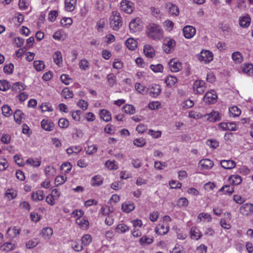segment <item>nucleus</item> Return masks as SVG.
<instances>
[{"instance_id": "39", "label": "nucleus", "mask_w": 253, "mask_h": 253, "mask_svg": "<svg viewBox=\"0 0 253 253\" xmlns=\"http://www.w3.org/2000/svg\"><path fill=\"white\" fill-rule=\"evenodd\" d=\"M26 163L34 167H38L41 164V160L38 158H29L26 161Z\"/></svg>"}, {"instance_id": "2", "label": "nucleus", "mask_w": 253, "mask_h": 253, "mask_svg": "<svg viewBox=\"0 0 253 253\" xmlns=\"http://www.w3.org/2000/svg\"><path fill=\"white\" fill-rule=\"evenodd\" d=\"M110 24L114 30H118L122 26V20L120 14L117 11H113L110 17Z\"/></svg>"}, {"instance_id": "13", "label": "nucleus", "mask_w": 253, "mask_h": 253, "mask_svg": "<svg viewBox=\"0 0 253 253\" xmlns=\"http://www.w3.org/2000/svg\"><path fill=\"white\" fill-rule=\"evenodd\" d=\"M241 214L244 215H248L253 212V204L246 203L243 204L240 209Z\"/></svg>"}, {"instance_id": "41", "label": "nucleus", "mask_w": 253, "mask_h": 253, "mask_svg": "<svg viewBox=\"0 0 253 253\" xmlns=\"http://www.w3.org/2000/svg\"><path fill=\"white\" fill-rule=\"evenodd\" d=\"M76 223L83 229H86L89 225V222L84 218H78L76 220Z\"/></svg>"}, {"instance_id": "16", "label": "nucleus", "mask_w": 253, "mask_h": 253, "mask_svg": "<svg viewBox=\"0 0 253 253\" xmlns=\"http://www.w3.org/2000/svg\"><path fill=\"white\" fill-rule=\"evenodd\" d=\"M166 7L171 15L177 16L179 14V8L175 4L169 2L166 4Z\"/></svg>"}, {"instance_id": "8", "label": "nucleus", "mask_w": 253, "mask_h": 253, "mask_svg": "<svg viewBox=\"0 0 253 253\" xmlns=\"http://www.w3.org/2000/svg\"><path fill=\"white\" fill-rule=\"evenodd\" d=\"M121 7L122 10L128 14L132 13L134 9L133 3L126 0H123L121 2Z\"/></svg>"}, {"instance_id": "19", "label": "nucleus", "mask_w": 253, "mask_h": 253, "mask_svg": "<svg viewBox=\"0 0 253 253\" xmlns=\"http://www.w3.org/2000/svg\"><path fill=\"white\" fill-rule=\"evenodd\" d=\"M221 167L227 169H232L236 167V163L231 160H222L220 162Z\"/></svg>"}, {"instance_id": "61", "label": "nucleus", "mask_w": 253, "mask_h": 253, "mask_svg": "<svg viewBox=\"0 0 253 253\" xmlns=\"http://www.w3.org/2000/svg\"><path fill=\"white\" fill-rule=\"evenodd\" d=\"M69 125V121L64 118H61L59 120L58 125L61 128H67Z\"/></svg>"}, {"instance_id": "35", "label": "nucleus", "mask_w": 253, "mask_h": 253, "mask_svg": "<svg viewBox=\"0 0 253 253\" xmlns=\"http://www.w3.org/2000/svg\"><path fill=\"white\" fill-rule=\"evenodd\" d=\"M103 183V181L101 176L100 175L94 176L91 180V185L93 186H98L101 185Z\"/></svg>"}, {"instance_id": "25", "label": "nucleus", "mask_w": 253, "mask_h": 253, "mask_svg": "<svg viewBox=\"0 0 253 253\" xmlns=\"http://www.w3.org/2000/svg\"><path fill=\"white\" fill-rule=\"evenodd\" d=\"M126 44L129 50H134L137 46V42L133 38H128L126 42Z\"/></svg>"}, {"instance_id": "18", "label": "nucleus", "mask_w": 253, "mask_h": 253, "mask_svg": "<svg viewBox=\"0 0 253 253\" xmlns=\"http://www.w3.org/2000/svg\"><path fill=\"white\" fill-rule=\"evenodd\" d=\"M251 23V18L248 14L241 17L239 19V24L241 27L246 28L248 27Z\"/></svg>"}, {"instance_id": "42", "label": "nucleus", "mask_w": 253, "mask_h": 253, "mask_svg": "<svg viewBox=\"0 0 253 253\" xmlns=\"http://www.w3.org/2000/svg\"><path fill=\"white\" fill-rule=\"evenodd\" d=\"M1 248L3 251L8 252L15 249V246L12 243L8 242L4 243L1 246Z\"/></svg>"}, {"instance_id": "36", "label": "nucleus", "mask_w": 253, "mask_h": 253, "mask_svg": "<svg viewBox=\"0 0 253 253\" xmlns=\"http://www.w3.org/2000/svg\"><path fill=\"white\" fill-rule=\"evenodd\" d=\"M24 89V85L21 82H16L13 84L12 86V90L15 92H19Z\"/></svg>"}, {"instance_id": "52", "label": "nucleus", "mask_w": 253, "mask_h": 253, "mask_svg": "<svg viewBox=\"0 0 253 253\" xmlns=\"http://www.w3.org/2000/svg\"><path fill=\"white\" fill-rule=\"evenodd\" d=\"M62 94L65 98H71L73 97L74 94L72 91L66 87L63 89Z\"/></svg>"}, {"instance_id": "9", "label": "nucleus", "mask_w": 253, "mask_h": 253, "mask_svg": "<svg viewBox=\"0 0 253 253\" xmlns=\"http://www.w3.org/2000/svg\"><path fill=\"white\" fill-rule=\"evenodd\" d=\"M196 32V29L192 26L187 25L183 29V35L185 38L188 39H191L194 37Z\"/></svg>"}, {"instance_id": "27", "label": "nucleus", "mask_w": 253, "mask_h": 253, "mask_svg": "<svg viewBox=\"0 0 253 253\" xmlns=\"http://www.w3.org/2000/svg\"><path fill=\"white\" fill-rule=\"evenodd\" d=\"M25 115L21 110H16L14 114V118L15 122L20 124L22 123L23 119L24 118Z\"/></svg>"}, {"instance_id": "49", "label": "nucleus", "mask_w": 253, "mask_h": 253, "mask_svg": "<svg viewBox=\"0 0 253 253\" xmlns=\"http://www.w3.org/2000/svg\"><path fill=\"white\" fill-rule=\"evenodd\" d=\"M67 180V177L64 175L57 176L55 179V184L56 186L63 184Z\"/></svg>"}, {"instance_id": "1", "label": "nucleus", "mask_w": 253, "mask_h": 253, "mask_svg": "<svg viewBox=\"0 0 253 253\" xmlns=\"http://www.w3.org/2000/svg\"><path fill=\"white\" fill-rule=\"evenodd\" d=\"M146 34L148 37L158 40L161 39L164 31L161 26L155 23H150L146 27Z\"/></svg>"}, {"instance_id": "54", "label": "nucleus", "mask_w": 253, "mask_h": 253, "mask_svg": "<svg viewBox=\"0 0 253 253\" xmlns=\"http://www.w3.org/2000/svg\"><path fill=\"white\" fill-rule=\"evenodd\" d=\"M116 162L115 161H107L105 163V166L110 170L117 169H118L117 165L116 164Z\"/></svg>"}, {"instance_id": "37", "label": "nucleus", "mask_w": 253, "mask_h": 253, "mask_svg": "<svg viewBox=\"0 0 253 253\" xmlns=\"http://www.w3.org/2000/svg\"><path fill=\"white\" fill-rule=\"evenodd\" d=\"M228 180L231 181L232 184L236 185L240 184L242 181L241 177L237 174L230 176Z\"/></svg>"}, {"instance_id": "11", "label": "nucleus", "mask_w": 253, "mask_h": 253, "mask_svg": "<svg viewBox=\"0 0 253 253\" xmlns=\"http://www.w3.org/2000/svg\"><path fill=\"white\" fill-rule=\"evenodd\" d=\"M218 127L223 130L235 131L237 130L236 124L233 122H222L219 123Z\"/></svg>"}, {"instance_id": "63", "label": "nucleus", "mask_w": 253, "mask_h": 253, "mask_svg": "<svg viewBox=\"0 0 253 253\" xmlns=\"http://www.w3.org/2000/svg\"><path fill=\"white\" fill-rule=\"evenodd\" d=\"M71 245L72 248L77 252H79L83 249L82 245H79L78 243L76 241H72L71 242Z\"/></svg>"}, {"instance_id": "47", "label": "nucleus", "mask_w": 253, "mask_h": 253, "mask_svg": "<svg viewBox=\"0 0 253 253\" xmlns=\"http://www.w3.org/2000/svg\"><path fill=\"white\" fill-rule=\"evenodd\" d=\"M152 89L153 90H151L150 92V95L153 97H157L158 96L161 91V89L160 88V86L159 85H155L154 86H153Z\"/></svg>"}, {"instance_id": "29", "label": "nucleus", "mask_w": 253, "mask_h": 253, "mask_svg": "<svg viewBox=\"0 0 253 253\" xmlns=\"http://www.w3.org/2000/svg\"><path fill=\"white\" fill-rule=\"evenodd\" d=\"M100 118L104 121L108 122L111 120V115L110 112L107 110L103 109L100 112Z\"/></svg>"}, {"instance_id": "32", "label": "nucleus", "mask_w": 253, "mask_h": 253, "mask_svg": "<svg viewBox=\"0 0 253 253\" xmlns=\"http://www.w3.org/2000/svg\"><path fill=\"white\" fill-rule=\"evenodd\" d=\"M177 82V79L173 76H168L165 79V83L168 86L171 87Z\"/></svg>"}, {"instance_id": "58", "label": "nucleus", "mask_w": 253, "mask_h": 253, "mask_svg": "<svg viewBox=\"0 0 253 253\" xmlns=\"http://www.w3.org/2000/svg\"><path fill=\"white\" fill-rule=\"evenodd\" d=\"M202 218L207 219L209 222L211 220V215L207 213L202 212L200 213L198 216V220H199L198 222H200Z\"/></svg>"}, {"instance_id": "20", "label": "nucleus", "mask_w": 253, "mask_h": 253, "mask_svg": "<svg viewBox=\"0 0 253 253\" xmlns=\"http://www.w3.org/2000/svg\"><path fill=\"white\" fill-rule=\"evenodd\" d=\"M169 231V228L162 224H160L155 228V232L160 235H164L167 234Z\"/></svg>"}, {"instance_id": "23", "label": "nucleus", "mask_w": 253, "mask_h": 253, "mask_svg": "<svg viewBox=\"0 0 253 253\" xmlns=\"http://www.w3.org/2000/svg\"><path fill=\"white\" fill-rule=\"evenodd\" d=\"M234 191V187L233 185H225L222 186L218 191L219 192H223L224 194H232Z\"/></svg>"}, {"instance_id": "43", "label": "nucleus", "mask_w": 253, "mask_h": 253, "mask_svg": "<svg viewBox=\"0 0 253 253\" xmlns=\"http://www.w3.org/2000/svg\"><path fill=\"white\" fill-rule=\"evenodd\" d=\"M232 58L235 62L238 63H240L243 61L242 54L239 51L233 52L232 54Z\"/></svg>"}, {"instance_id": "56", "label": "nucleus", "mask_w": 253, "mask_h": 253, "mask_svg": "<svg viewBox=\"0 0 253 253\" xmlns=\"http://www.w3.org/2000/svg\"><path fill=\"white\" fill-rule=\"evenodd\" d=\"M14 65L12 63L6 65L3 67V72L7 74H11L13 73Z\"/></svg>"}, {"instance_id": "50", "label": "nucleus", "mask_w": 253, "mask_h": 253, "mask_svg": "<svg viewBox=\"0 0 253 253\" xmlns=\"http://www.w3.org/2000/svg\"><path fill=\"white\" fill-rule=\"evenodd\" d=\"M2 113L4 116H9L12 114L10 107L7 105L3 106L1 108Z\"/></svg>"}, {"instance_id": "62", "label": "nucleus", "mask_w": 253, "mask_h": 253, "mask_svg": "<svg viewBox=\"0 0 253 253\" xmlns=\"http://www.w3.org/2000/svg\"><path fill=\"white\" fill-rule=\"evenodd\" d=\"M60 80L63 83L66 85L69 84L72 81V79L69 77V75L66 74H62L60 76Z\"/></svg>"}, {"instance_id": "48", "label": "nucleus", "mask_w": 253, "mask_h": 253, "mask_svg": "<svg viewBox=\"0 0 253 253\" xmlns=\"http://www.w3.org/2000/svg\"><path fill=\"white\" fill-rule=\"evenodd\" d=\"M5 195L8 200H12L16 197L17 192L13 189H7L6 191Z\"/></svg>"}, {"instance_id": "10", "label": "nucleus", "mask_w": 253, "mask_h": 253, "mask_svg": "<svg viewBox=\"0 0 253 253\" xmlns=\"http://www.w3.org/2000/svg\"><path fill=\"white\" fill-rule=\"evenodd\" d=\"M206 120L210 122L219 121L221 119V115L217 111H212L205 115Z\"/></svg>"}, {"instance_id": "40", "label": "nucleus", "mask_w": 253, "mask_h": 253, "mask_svg": "<svg viewBox=\"0 0 253 253\" xmlns=\"http://www.w3.org/2000/svg\"><path fill=\"white\" fill-rule=\"evenodd\" d=\"M123 111L126 114L131 115L135 112V107L129 104H126L123 107Z\"/></svg>"}, {"instance_id": "3", "label": "nucleus", "mask_w": 253, "mask_h": 253, "mask_svg": "<svg viewBox=\"0 0 253 253\" xmlns=\"http://www.w3.org/2000/svg\"><path fill=\"white\" fill-rule=\"evenodd\" d=\"M217 99V95L214 90L208 91L203 98L204 102L209 104L215 103Z\"/></svg>"}, {"instance_id": "14", "label": "nucleus", "mask_w": 253, "mask_h": 253, "mask_svg": "<svg viewBox=\"0 0 253 253\" xmlns=\"http://www.w3.org/2000/svg\"><path fill=\"white\" fill-rule=\"evenodd\" d=\"M213 163L212 161L209 159H205L201 160L199 164V167L201 169H209L213 166Z\"/></svg>"}, {"instance_id": "46", "label": "nucleus", "mask_w": 253, "mask_h": 253, "mask_svg": "<svg viewBox=\"0 0 253 253\" xmlns=\"http://www.w3.org/2000/svg\"><path fill=\"white\" fill-rule=\"evenodd\" d=\"M189 204L188 199L185 197L180 198L178 199L177 205L179 208L187 207Z\"/></svg>"}, {"instance_id": "30", "label": "nucleus", "mask_w": 253, "mask_h": 253, "mask_svg": "<svg viewBox=\"0 0 253 253\" xmlns=\"http://www.w3.org/2000/svg\"><path fill=\"white\" fill-rule=\"evenodd\" d=\"M65 8L68 11H72L75 7L76 0H65Z\"/></svg>"}, {"instance_id": "17", "label": "nucleus", "mask_w": 253, "mask_h": 253, "mask_svg": "<svg viewBox=\"0 0 253 253\" xmlns=\"http://www.w3.org/2000/svg\"><path fill=\"white\" fill-rule=\"evenodd\" d=\"M41 126L44 130L50 131L53 129L54 124L51 121L43 119L41 122Z\"/></svg>"}, {"instance_id": "6", "label": "nucleus", "mask_w": 253, "mask_h": 253, "mask_svg": "<svg viewBox=\"0 0 253 253\" xmlns=\"http://www.w3.org/2000/svg\"><path fill=\"white\" fill-rule=\"evenodd\" d=\"M169 67L172 72H177L182 68L181 62L177 59H171L169 62Z\"/></svg>"}, {"instance_id": "28", "label": "nucleus", "mask_w": 253, "mask_h": 253, "mask_svg": "<svg viewBox=\"0 0 253 253\" xmlns=\"http://www.w3.org/2000/svg\"><path fill=\"white\" fill-rule=\"evenodd\" d=\"M31 198L33 201L36 202L42 200L44 198L43 191L33 192Z\"/></svg>"}, {"instance_id": "31", "label": "nucleus", "mask_w": 253, "mask_h": 253, "mask_svg": "<svg viewBox=\"0 0 253 253\" xmlns=\"http://www.w3.org/2000/svg\"><path fill=\"white\" fill-rule=\"evenodd\" d=\"M230 117H237L240 115L241 111L238 107L235 106L229 108Z\"/></svg>"}, {"instance_id": "15", "label": "nucleus", "mask_w": 253, "mask_h": 253, "mask_svg": "<svg viewBox=\"0 0 253 253\" xmlns=\"http://www.w3.org/2000/svg\"><path fill=\"white\" fill-rule=\"evenodd\" d=\"M224 215L225 218L220 220V224L222 228L229 229L231 228V225L229 222L231 219V215L230 213L227 212L224 213Z\"/></svg>"}, {"instance_id": "26", "label": "nucleus", "mask_w": 253, "mask_h": 253, "mask_svg": "<svg viewBox=\"0 0 253 253\" xmlns=\"http://www.w3.org/2000/svg\"><path fill=\"white\" fill-rule=\"evenodd\" d=\"M54 63L58 66H60L63 62L62 56L60 51H56L53 55Z\"/></svg>"}, {"instance_id": "45", "label": "nucleus", "mask_w": 253, "mask_h": 253, "mask_svg": "<svg viewBox=\"0 0 253 253\" xmlns=\"http://www.w3.org/2000/svg\"><path fill=\"white\" fill-rule=\"evenodd\" d=\"M89 63L86 59H82L79 63V66L80 68L82 70H86L89 68Z\"/></svg>"}, {"instance_id": "38", "label": "nucleus", "mask_w": 253, "mask_h": 253, "mask_svg": "<svg viewBox=\"0 0 253 253\" xmlns=\"http://www.w3.org/2000/svg\"><path fill=\"white\" fill-rule=\"evenodd\" d=\"M34 67L37 71H41L45 68L44 62L42 60H36L34 62Z\"/></svg>"}, {"instance_id": "44", "label": "nucleus", "mask_w": 253, "mask_h": 253, "mask_svg": "<svg viewBox=\"0 0 253 253\" xmlns=\"http://www.w3.org/2000/svg\"><path fill=\"white\" fill-rule=\"evenodd\" d=\"M129 230V227L124 223L120 224L116 227L115 230L119 233H124Z\"/></svg>"}, {"instance_id": "53", "label": "nucleus", "mask_w": 253, "mask_h": 253, "mask_svg": "<svg viewBox=\"0 0 253 253\" xmlns=\"http://www.w3.org/2000/svg\"><path fill=\"white\" fill-rule=\"evenodd\" d=\"M150 68L155 73L162 72L164 69L163 66L161 64L151 65Z\"/></svg>"}, {"instance_id": "4", "label": "nucleus", "mask_w": 253, "mask_h": 253, "mask_svg": "<svg viewBox=\"0 0 253 253\" xmlns=\"http://www.w3.org/2000/svg\"><path fill=\"white\" fill-rule=\"evenodd\" d=\"M193 87L195 93L202 94L206 88V83L203 80H196L193 84Z\"/></svg>"}, {"instance_id": "22", "label": "nucleus", "mask_w": 253, "mask_h": 253, "mask_svg": "<svg viewBox=\"0 0 253 253\" xmlns=\"http://www.w3.org/2000/svg\"><path fill=\"white\" fill-rule=\"evenodd\" d=\"M53 234V230L50 227H45L43 228L41 232L42 238L45 240H48Z\"/></svg>"}, {"instance_id": "57", "label": "nucleus", "mask_w": 253, "mask_h": 253, "mask_svg": "<svg viewBox=\"0 0 253 253\" xmlns=\"http://www.w3.org/2000/svg\"><path fill=\"white\" fill-rule=\"evenodd\" d=\"M10 85L9 83L5 80L0 81V90L6 91L9 88Z\"/></svg>"}, {"instance_id": "64", "label": "nucleus", "mask_w": 253, "mask_h": 253, "mask_svg": "<svg viewBox=\"0 0 253 253\" xmlns=\"http://www.w3.org/2000/svg\"><path fill=\"white\" fill-rule=\"evenodd\" d=\"M207 144L210 146L211 148L214 149L216 148L219 146V142L215 139H210L207 141Z\"/></svg>"}, {"instance_id": "59", "label": "nucleus", "mask_w": 253, "mask_h": 253, "mask_svg": "<svg viewBox=\"0 0 253 253\" xmlns=\"http://www.w3.org/2000/svg\"><path fill=\"white\" fill-rule=\"evenodd\" d=\"M94 6L98 11H101L104 9V1L103 0H95Z\"/></svg>"}, {"instance_id": "7", "label": "nucleus", "mask_w": 253, "mask_h": 253, "mask_svg": "<svg viewBox=\"0 0 253 253\" xmlns=\"http://www.w3.org/2000/svg\"><path fill=\"white\" fill-rule=\"evenodd\" d=\"M198 59L201 61L209 63L212 60L213 54L209 50H202L198 56Z\"/></svg>"}, {"instance_id": "34", "label": "nucleus", "mask_w": 253, "mask_h": 253, "mask_svg": "<svg viewBox=\"0 0 253 253\" xmlns=\"http://www.w3.org/2000/svg\"><path fill=\"white\" fill-rule=\"evenodd\" d=\"M20 232V229H17L15 226L10 227L8 228L7 233L11 238H15L19 235Z\"/></svg>"}, {"instance_id": "55", "label": "nucleus", "mask_w": 253, "mask_h": 253, "mask_svg": "<svg viewBox=\"0 0 253 253\" xmlns=\"http://www.w3.org/2000/svg\"><path fill=\"white\" fill-rule=\"evenodd\" d=\"M39 244V242L37 239H34L28 241L26 246L28 249H32L36 247Z\"/></svg>"}, {"instance_id": "12", "label": "nucleus", "mask_w": 253, "mask_h": 253, "mask_svg": "<svg viewBox=\"0 0 253 253\" xmlns=\"http://www.w3.org/2000/svg\"><path fill=\"white\" fill-rule=\"evenodd\" d=\"M175 45V42L173 40L171 39H167L163 44V48L166 53H169Z\"/></svg>"}, {"instance_id": "21", "label": "nucleus", "mask_w": 253, "mask_h": 253, "mask_svg": "<svg viewBox=\"0 0 253 253\" xmlns=\"http://www.w3.org/2000/svg\"><path fill=\"white\" fill-rule=\"evenodd\" d=\"M143 51L145 56L148 58H152L155 55L154 48L149 44H146L144 46Z\"/></svg>"}, {"instance_id": "51", "label": "nucleus", "mask_w": 253, "mask_h": 253, "mask_svg": "<svg viewBox=\"0 0 253 253\" xmlns=\"http://www.w3.org/2000/svg\"><path fill=\"white\" fill-rule=\"evenodd\" d=\"M91 241L92 238L89 234H85L82 238V244L85 246L88 245Z\"/></svg>"}, {"instance_id": "60", "label": "nucleus", "mask_w": 253, "mask_h": 253, "mask_svg": "<svg viewBox=\"0 0 253 253\" xmlns=\"http://www.w3.org/2000/svg\"><path fill=\"white\" fill-rule=\"evenodd\" d=\"M146 143L145 140L142 138H136L133 140V144L139 147H143Z\"/></svg>"}, {"instance_id": "24", "label": "nucleus", "mask_w": 253, "mask_h": 253, "mask_svg": "<svg viewBox=\"0 0 253 253\" xmlns=\"http://www.w3.org/2000/svg\"><path fill=\"white\" fill-rule=\"evenodd\" d=\"M191 238L193 239L198 240L202 236L200 230L196 227H193L190 230Z\"/></svg>"}, {"instance_id": "33", "label": "nucleus", "mask_w": 253, "mask_h": 253, "mask_svg": "<svg viewBox=\"0 0 253 253\" xmlns=\"http://www.w3.org/2000/svg\"><path fill=\"white\" fill-rule=\"evenodd\" d=\"M135 208L133 203H125L122 204V209L123 211L128 213L132 211Z\"/></svg>"}, {"instance_id": "5", "label": "nucleus", "mask_w": 253, "mask_h": 253, "mask_svg": "<svg viewBox=\"0 0 253 253\" xmlns=\"http://www.w3.org/2000/svg\"><path fill=\"white\" fill-rule=\"evenodd\" d=\"M142 27L141 21L139 18L132 20L129 25V29L132 33L140 31Z\"/></svg>"}]
</instances>
